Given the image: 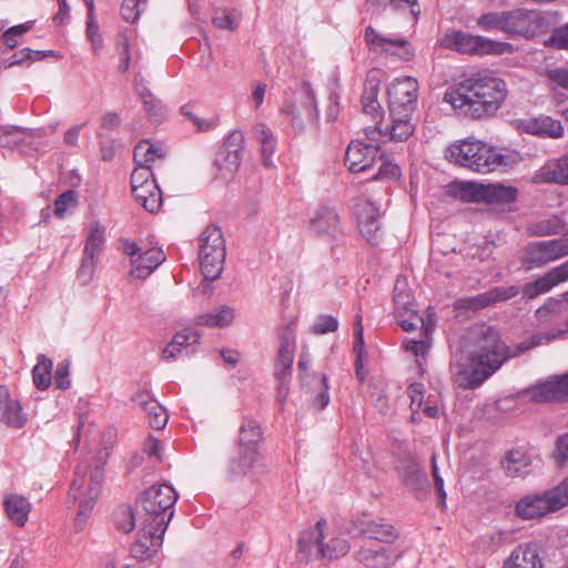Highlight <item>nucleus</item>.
Wrapping results in <instances>:
<instances>
[{"mask_svg": "<svg viewBox=\"0 0 568 568\" xmlns=\"http://www.w3.org/2000/svg\"><path fill=\"white\" fill-rule=\"evenodd\" d=\"M351 546L342 530L320 519L315 526L301 532L297 557L302 561L336 559L346 555Z\"/></svg>", "mask_w": 568, "mask_h": 568, "instance_id": "nucleus-4", "label": "nucleus"}, {"mask_svg": "<svg viewBox=\"0 0 568 568\" xmlns=\"http://www.w3.org/2000/svg\"><path fill=\"white\" fill-rule=\"evenodd\" d=\"M4 510L8 518L18 527H23L32 509L31 503L21 495L11 494L6 496Z\"/></svg>", "mask_w": 568, "mask_h": 568, "instance_id": "nucleus-33", "label": "nucleus"}, {"mask_svg": "<svg viewBox=\"0 0 568 568\" xmlns=\"http://www.w3.org/2000/svg\"><path fill=\"white\" fill-rule=\"evenodd\" d=\"M480 141H473V140H463L458 143H455L448 148L447 156L449 160L460 166L471 169V168H478V163L475 164V161L471 160L474 155H476V152H479V144Z\"/></svg>", "mask_w": 568, "mask_h": 568, "instance_id": "nucleus-32", "label": "nucleus"}, {"mask_svg": "<svg viewBox=\"0 0 568 568\" xmlns=\"http://www.w3.org/2000/svg\"><path fill=\"white\" fill-rule=\"evenodd\" d=\"M440 47L466 54L501 55L514 52L509 42L496 41L483 36H474L463 31H452L439 40Z\"/></svg>", "mask_w": 568, "mask_h": 568, "instance_id": "nucleus-7", "label": "nucleus"}, {"mask_svg": "<svg viewBox=\"0 0 568 568\" xmlns=\"http://www.w3.org/2000/svg\"><path fill=\"white\" fill-rule=\"evenodd\" d=\"M501 465L508 476L517 477L529 473L530 460L524 450L513 449L507 453Z\"/></svg>", "mask_w": 568, "mask_h": 568, "instance_id": "nucleus-37", "label": "nucleus"}, {"mask_svg": "<svg viewBox=\"0 0 568 568\" xmlns=\"http://www.w3.org/2000/svg\"><path fill=\"white\" fill-rule=\"evenodd\" d=\"M508 21L509 38L530 40L547 33L550 29L547 12L537 9L515 8L508 10Z\"/></svg>", "mask_w": 568, "mask_h": 568, "instance_id": "nucleus-8", "label": "nucleus"}, {"mask_svg": "<svg viewBox=\"0 0 568 568\" xmlns=\"http://www.w3.org/2000/svg\"><path fill=\"white\" fill-rule=\"evenodd\" d=\"M176 500L178 493L169 484L153 485L142 494L139 501L138 537L131 547L134 558L149 559L161 548Z\"/></svg>", "mask_w": 568, "mask_h": 568, "instance_id": "nucleus-1", "label": "nucleus"}, {"mask_svg": "<svg viewBox=\"0 0 568 568\" xmlns=\"http://www.w3.org/2000/svg\"><path fill=\"white\" fill-rule=\"evenodd\" d=\"M163 156L162 150L156 148L149 141H141L134 148V161L136 165H148L151 168V164L156 160Z\"/></svg>", "mask_w": 568, "mask_h": 568, "instance_id": "nucleus-46", "label": "nucleus"}, {"mask_svg": "<svg viewBox=\"0 0 568 568\" xmlns=\"http://www.w3.org/2000/svg\"><path fill=\"white\" fill-rule=\"evenodd\" d=\"M104 241V227L97 221L90 223L82 255L99 258Z\"/></svg>", "mask_w": 568, "mask_h": 568, "instance_id": "nucleus-39", "label": "nucleus"}, {"mask_svg": "<svg viewBox=\"0 0 568 568\" xmlns=\"http://www.w3.org/2000/svg\"><path fill=\"white\" fill-rule=\"evenodd\" d=\"M525 395L535 403L568 399V372L529 387Z\"/></svg>", "mask_w": 568, "mask_h": 568, "instance_id": "nucleus-20", "label": "nucleus"}, {"mask_svg": "<svg viewBox=\"0 0 568 568\" xmlns=\"http://www.w3.org/2000/svg\"><path fill=\"white\" fill-rule=\"evenodd\" d=\"M265 457L260 447H239V457L230 464L233 476L254 475L265 465Z\"/></svg>", "mask_w": 568, "mask_h": 568, "instance_id": "nucleus-24", "label": "nucleus"}, {"mask_svg": "<svg viewBox=\"0 0 568 568\" xmlns=\"http://www.w3.org/2000/svg\"><path fill=\"white\" fill-rule=\"evenodd\" d=\"M354 215L361 234L371 243H376L381 231V211L368 199H358L354 204Z\"/></svg>", "mask_w": 568, "mask_h": 568, "instance_id": "nucleus-19", "label": "nucleus"}, {"mask_svg": "<svg viewBox=\"0 0 568 568\" xmlns=\"http://www.w3.org/2000/svg\"><path fill=\"white\" fill-rule=\"evenodd\" d=\"M121 250L130 257L132 265L131 276L140 280L149 277L166 258L164 252L159 246L149 247L124 241L122 242Z\"/></svg>", "mask_w": 568, "mask_h": 568, "instance_id": "nucleus-10", "label": "nucleus"}, {"mask_svg": "<svg viewBox=\"0 0 568 568\" xmlns=\"http://www.w3.org/2000/svg\"><path fill=\"white\" fill-rule=\"evenodd\" d=\"M567 255L568 235L560 239L529 243L523 250L521 263L526 270L540 268Z\"/></svg>", "mask_w": 568, "mask_h": 568, "instance_id": "nucleus-9", "label": "nucleus"}, {"mask_svg": "<svg viewBox=\"0 0 568 568\" xmlns=\"http://www.w3.org/2000/svg\"><path fill=\"white\" fill-rule=\"evenodd\" d=\"M98 258L82 255L81 265L78 271V280L82 285H88L95 273Z\"/></svg>", "mask_w": 568, "mask_h": 568, "instance_id": "nucleus-62", "label": "nucleus"}, {"mask_svg": "<svg viewBox=\"0 0 568 568\" xmlns=\"http://www.w3.org/2000/svg\"><path fill=\"white\" fill-rule=\"evenodd\" d=\"M52 367L53 363L50 358L43 354L38 355L37 364L32 368V379L39 390L50 387L52 383Z\"/></svg>", "mask_w": 568, "mask_h": 568, "instance_id": "nucleus-40", "label": "nucleus"}, {"mask_svg": "<svg viewBox=\"0 0 568 568\" xmlns=\"http://www.w3.org/2000/svg\"><path fill=\"white\" fill-rule=\"evenodd\" d=\"M148 0H123L121 14L130 23H134L146 7Z\"/></svg>", "mask_w": 568, "mask_h": 568, "instance_id": "nucleus-56", "label": "nucleus"}, {"mask_svg": "<svg viewBox=\"0 0 568 568\" xmlns=\"http://www.w3.org/2000/svg\"><path fill=\"white\" fill-rule=\"evenodd\" d=\"M365 41L368 49L377 54L396 55L404 61H409L414 57L410 44L398 33H388L384 30L367 27Z\"/></svg>", "mask_w": 568, "mask_h": 568, "instance_id": "nucleus-11", "label": "nucleus"}, {"mask_svg": "<svg viewBox=\"0 0 568 568\" xmlns=\"http://www.w3.org/2000/svg\"><path fill=\"white\" fill-rule=\"evenodd\" d=\"M419 84L416 79L405 77L392 82L387 90L389 113L395 115L413 114L418 98Z\"/></svg>", "mask_w": 568, "mask_h": 568, "instance_id": "nucleus-14", "label": "nucleus"}, {"mask_svg": "<svg viewBox=\"0 0 568 568\" xmlns=\"http://www.w3.org/2000/svg\"><path fill=\"white\" fill-rule=\"evenodd\" d=\"M0 140L3 145L19 146L29 136L27 130L19 126H4L0 129Z\"/></svg>", "mask_w": 568, "mask_h": 568, "instance_id": "nucleus-54", "label": "nucleus"}, {"mask_svg": "<svg viewBox=\"0 0 568 568\" xmlns=\"http://www.w3.org/2000/svg\"><path fill=\"white\" fill-rule=\"evenodd\" d=\"M478 148L481 149L471 160L475 164L478 163V168H471L470 171L477 173H489L498 169L510 168L517 164L520 160V155L517 152H500L496 148H493L484 142H479Z\"/></svg>", "mask_w": 568, "mask_h": 568, "instance_id": "nucleus-17", "label": "nucleus"}, {"mask_svg": "<svg viewBox=\"0 0 568 568\" xmlns=\"http://www.w3.org/2000/svg\"><path fill=\"white\" fill-rule=\"evenodd\" d=\"M77 205V194L72 191H65L58 196L54 202V214L62 219L69 211Z\"/></svg>", "mask_w": 568, "mask_h": 568, "instance_id": "nucleus-57", "label": "nucleus"}, {"mask_svg": "<svg viewBox=\"0 0 568 568\" xmlns=\"http://www.w3.org/2000/svg\"><path fill=\"white\" fill-rule=\"evenodd\" d=\"M116 50L120 55L119 70L125 72L130 67L131 55L129 49V38L126 34L121 33L116 39Z\"/></svg>", "mask_w": 568, "mask_h": 568, "instance_id": "nucleus-63", "label": "nucleus"}, {"mask_svg": "<svg viewBox=\"0 0 568 568\" xmlns=\"http://www.w3.org/2000/svg\"><path fill=\"white\" fill-rule=\"evenodd\" d=\"M511 356L509 348L500 341L496 331H481L473 352L454 355L450 371L454 382L466 389L480 386Z\"/></svg>", "mask_w": 568, "mask_h": 568, "instance_id": "nucleus-3", "label": "nucleus"}, {"mask_svg": "<svg viewBox=\"0 0 568 568\" xmlns=\"http://www.w3.org/2000/svg\"><path fill=\"white\" fill-rule=\"evenodd\" d=\"M501 568H542L537 545L528 542L515 547Z\"/></svg>", "mask_w": 568, "mask_h": 568, "instance_id": "nucleus-25", "label": "nucleus"}, {"mask_svg": "<svg viewBox=\"0 0 568 568\" xmlns=\"http://www.w3.org/2000/svg\"><path fill=\"white\" fill-rule=\"evenodd\" d=\"M48 57L61 58V54L53 50H36V51H33L29 48H24L19 53L13 55V59L10 61L9 65L21 63L28 59L42 60Z\"/></svg>", "mask_w": 568, "mask_h": 568, "instance_id": "nucleus-55", "label": "nucleus"}, {"mask_svg": "<svg viewBox=\"0 0 568 568\" xmlns=\"http://www.w3.org/2000/svg\"><path fill=\"white\" fill-rule=\"evenodd\" d=\"M28 422L21 403L13 397L9 388L0 385V423L12 428H22Z\"/></svg>", "mask_w": 568, "mask_h": 568, "instance_id": "nucleus-23", "label": "nucleus"}, {"mask_svg": "<svg viewBox=\"0 0 568 568\" xmlns=\"http://www.w3.org/2000/svg\"><path fill=\"white\" fill-rule=\"evenodd\" d=\"M261 442V426L255 420H244L240 427L239 447H260Z\"/></svg>", "mask_w": 568, "mask_h": 568, "instance_id": "nucleus-45", "label": "nucleus"}, {"mask_svg": "<svg viewBox=\"0 0 568 568\" xmlns=\"http://www.w3.org/2000/svg\"><path fill=\"white\" fill-rule=\"evenodd\" d=\"M302 94L304 95L306 118L310 121L315 122L318 119V109L315 92L310 83H303Z\"/></svg>", "mask_w": 568, "mask_h": 568, "instance_id": "nucleus-59", "label": "nucleus"}, {"mask_svg": "<svg viewBox=\"0 0 568 568\" xmlns=\"http://www.w3.org/2000/svg\"><path fill=\"white\" fill-rule=\"evenodd\" d=\"M400 477L404 484L413 490L422 488L427 481L425 473L415 462L400 470Z\"/></svg>", "mask_w": 568, "mask_h": 568, "instance_id": "nucleus-47", "label": "nucleus"}, {"mask_svg": "<svg viewBox=\"0 0 568 568\" xmlns=\"http://www.w3.org/2000/svg\"><path fill=\"white\" fill-rule=\"evenodd\" d=\"M387 123H377L376 126H367L364 130L367 140L377 141V136L385 141L403 142L413 135L415 125L412 122L413 114L395 115L390 114Z\"/></svg>", "mask_w": 568, "mask_h": 568, "instance_id": "nucleus-15", "label": "nucleus"}, {"mask_svg": "<svg viewBox=\"0 0 568 568\" xmlns=\"http://www.w3.org/2000/svg\"><path fill=\"white\" fill-rule=\"evenodd\" d=\"M535 183L568 184V153L542 165L532 178Z\"/></svg>", "mask_w": 568, "mask_h": 568, "instance_id": "nucleus-30", "label": "nucleus"}, {"mask_svg": "<svg viewBox=\"0 0 568 568\" xmlns=\"http://www.w3.org/2000/svg\"><path fill=\"white\" fill-rule=\"evenodd\" d=\"M338 328V321L331 315H322L312 326V332L315 334H327L335 332Z\"/></svg>", "mask_w": 568, "mask_h": 568, "instance_id": "nucleus-64", "label": "nucleus"}, {"mask_svg": "<svg viewBox=\"0 0 568 568\" xmlns=\"http://www.w3.org/2000/svg\"><path fill=\"white\" fill-rule=\"evenodd\" d=\"M134 82L135 89L141 97L144 110L149 118L154 122L161 121L165 115V108L162 102L149 91V89L142 83V79L139 80L136 77Z\"/></svg>", "mask_w": 568, "mask_h": 568, "instance_id": "nucleus-36", "label": "nucleus"}, {"mask_svg": "<svg viewBox=\"0 0 568 568\" xmlns=\"http://www.w3.org/2000/svg\"><path fill=\"white\" fill-rule=\"evenodd\" d=\"M244 146L245 136L241 130L234 129L224 138L215 158V166L221 179L229 180L239 170Z\"/></svg>", "mask_w": 568, "mask_h": 568, "instance_id": "nucleus-12", "label": "nucleus"}, {"mask_svg": "<svg viewBox=\"0 0 568 568\" xmlns=\"http://www.w3.org/2000/svg\"><path fill=\"white\" fill-rule=\"evenodd\" d=\"M116 527L124 531L130 532L135 526L139 527V510L136 514L129 507H120L113 514Z\"/></svg>", "mask_w": 568, "mask_h": 568, "instance_id": "nucleus-48", "label": "nucleus"}, {"mask_svg": "<svg viewBox=\"0 0 568 568\" xmlns=\"http://www.w3.org/2000/svg\"><path fill=\"white\" fill-rule=\"evenodd\" d=\"M375 141L353 140L346 150L345 164L351 172H364L382 160V153Z\"/></svg>", "mask_w": 568, "mask_h": 568, "instance_id": "nucleus-16", "label": "nucleus"}, {"mask_svg": "<svg viewBox=\"0 0 568 568\" xmlns=\"http://www.w3.org/2000/svg\"><path fill=\"white\" fill-rule=\"evenodd\" d=\"M144 412L148 415L149 424L152 428L162 429L165 427L169 415L166 409L158 402H151L148 409Z\"/></svg>", "mask_w": 568, "mask_h": 568, "instance_id": "nucleus-53", "label": "nucleus"}, {"mask_svg": "<svg viewBox=\"0 0 568 568\" xmlns=\"http://www.w3.org/2000/svg\"><path fill=\"white\" fill-rule=\"evenodd\" d=\"M552 497L551 489L541 495H526L516 503L515 514L523 520H531L559 510L560 506L555 504Z\"/></svg>", "mask_w": 568, "mask_h": 568, "instance_id": "nucleus-18", "label": "nucleus"}, {"mask_svg": "<svg viewBox=\"0 0 568 568\" xmlns=\"http://www.w3.org/2000/svg\"><path fill=\"white\" fill-rule=\"evenodd\" d=\"M103 480L102 466L91 467L87 462H82L74 471V478L69 489L68 504L75 510V521L82 526L101 494Z\"/></svg>", "mask_w": 568, "mask_h": 568, "instance_id": "nucleus-5", "label": "nucleus"}, {"mask_svg": "<svg viewBox=\"0 0 568 568\" xmlns=\"http://www.w3.org/2000/svg\"><path fill=\"white\" fill-rule=\"evenodd\" d=\"M529 130L534 134L554 139L560 138L564 134L561 122L550 116H539L532 120L529 124Z\"/></svg>", "mask_w": 568, "mask_h": 568, "instance_id": "nucleus-43", "label": "nucleus"}, {"mask_svg": "<svg viewBox=\"0 0 568 568\" xmlns=\"http://www.w3.org/2000/svg\"><path fill=\"white\" fill-rule=\"evenodd\" d=\"M455 194L465 202H510L516 199L517 190L500 184L460 182L455 185Z\"/></svg>", "mask_w": 568, "mask_h": 568, "instance_id": "nucleus-13", "label": "nucleus"}, {"mask_svg": "<svg viewBox=\"0 0 568 568\" xmlns=\"http://www.w3.org/2000/svg\"><path fill=\"white\" fill-rule=\"evenodd\" d=\"M518 288L516 286H500L495 287L490 291L484 292L476 296H470L459 301V305L462 307H466L469 310H480L489 306L496 302L507 301L518 294Z\"/></svg>", "mask_w": 568, "mask_h": 568, "instance_id": "nucleus-27", "label": "nucleus"}, {"mask_svg": "<svg viewBox=\"0 0 568 568\" xmlns=\"http://www.w3.org/2000/svg\"><path fill=\"white\" fill-rule=\"evenodd\" d=\"M383 72L378 69L371 70L366 77L364 92L362 95L363 112L373 119L379 116L382 106L377 100Z\"/></svg>", "mask_w": 568, "mask_h": 568, "instance_id": "nucleus-28", "label": "nucleus"}, {"mask_svg": "<svg viewBox=\"0 0 568 568\" xmlns=\"http://www.w3.org/2000/svg\"><path fill=\"white\" fill-rule=\"evenodd\" d=\"M394 305L395 315L407 314L408 312L416 311L414 308V298L408 290L406 280H397L394 287Z\"/></svg>", "mask_w": 568, "mask_h": 568, "instance_id": "nucleus-44", "label": "nucleus"}, {"mask_svg": "<svg viewBox=\"0 0 568 568\" xmlns=\"http://www.w3.org/2000/svg\"><path fill=\"white\" fill-rule=\"evenodd\" d=\"M80 405L78 406V410H80ZM78 442L81 437H84L89 445L93 448L97 443L98 430L93 423L89 420V415L87 413L79 412V425L77 430Z\"/></svg>", "mask_w": 568, "mask_h": 568, "instance_id": "nucleus-50", "label": "nucleus"}, {"mask_svg": "<svg viewBox=\"0 0 568 568\" xmlns=\"http://www.w3.org/2000/svg\"><path fill=\"white\" fill-rule=\"evenodd\" d=\"M310 231L323 239H336L342 234L339 216L335 210L321 207L310 219Z\"/></svg>", "mask_w": 568, "mask_h": 568, "instance_id": "nucleus-22", "label": "nucleus"}, {"mask_svg": "<svg viewBox=\"0 0 568 568\" xmlns=\"http://www.w3.org/2000/svg\"><path fill=\"white\" fill-rule=\"evenodd\" d=\"M296 349L295 336L292 333L283 335L275 364V376L278 381L287 382L291 376Z\"/></svg>", "mask_w": 568, "mask_h": 568, "instance_id": "nucleus-29", "label": "nucleus"}, {"mask_svg": "<svg viewBox=\"0 0 568 568\" xmlns=\"http://www.w3.org/2000/svg\"><path fill=\"white\" fill-rule=\"evenodd\" d=\"M554 286V282L547 272L545 275L538 277L537 280L527 283L524 286L523 293L528 298H535L540 294L547 293Z\"/></svg>", "mask_w": 568, "mask_h": 568, "instance_id": "nucleus-51", "label": "nucleus"}, {"mask_svg": "<svg viewBox=\"0 0 568 568\" xmlns=\"http://www.w3.org/2000/svg\"><path fill=\"white\" fill-rule=\"evenodd\" d=\"M529 230L534 235L537 236L555 235L562 231V224L560 220L552 219L535 223L529 227Z\"/></svg>", "mask_w": 568, "mask_h": 568, "instance_id": "nucleus-58", "label": "nucleus"}, {"mask_svg": "<svg viewBox=\"0 0 568 568\" xmlns=\"http://www.w3.org/2000/svg\"><path fill=\"white\" fill-rule=\"evenodd\" d=\"M236 310L230 305H221L210 312L194 317L193 323L209 328H225L233 324Z\"/></svg>", "mask_w": 568, "mask_h": 568, "instance_id": "nucleus-31", "label": "nucleus"}, {"mask_svg": "<svg viewBox=\"0 0 568 568\" xmlns=\"http://www.w3.org/2000/svg\"><path fill=\"white\" fill-rule=\"evenodd\" d=\"M200 338L201 334L192 327H185L173 336L175 345H180L185 354L193 352V346L200 343Z\"/></svg>", "mask_w": 568, "mask_h": 568, "instance_id": "nucleus-49", "label": "nucleus"}, {"mask_svg": "<svg viewBox=\"0 0 568 568\" xmlns=\"http://www.w3.org/2000/svg\"><path fill=\"white\" fill-rule=\"evenodd\" d=\"M564 307L562 302L550 300L536 311V318L541 327L551 326L548 331L557 327H564L565 323L560 321V313Z\"/></svg>", "mask_w": 568, "mask_h": 568, "instance_id": "nucleus-38", "label": "nucleus"}, {"mask_svg": "<svg viewBox=\"0 0 568 568\" xmlns=\"http://www.w3.org/2000/svg\"><path fill=\"white\" fill-rule=\"evenodd\" d=\"M241 20L242 12L234 8H214L212 13V23L221 30L234 31L237 29Z\"/></svg>", "mask_w": 568, "mask_h": 568, "instance_id": "nucleus-41", "label": "nucleus"}, {"mask_svg": "<svg viewBox=\"0 0 568 568\" xmlns=\"http://www.w3.org/2000/svg\"><path fill=\"white\" fill-rule=\"evenodd\" d=\"M85 34L91 43L92 51L99 53L103 48V38L97 19H87Z\"/></svg>", "mask_w": 568, "mask_h": 568, "instance_id": "nucleus-61", "label": "nucleus"}, {"mask_svg": "<svg viewBox=\"0 0 568 568\" xmlns=\"http://www.w3.org/2000/svg\"><path fill=\"white\" fill-rule=\"evenodd\" d=\"M507 93L504 79L490 72H479L449 87L444 94V102L458 115L480 119L496 113Z\"/></svg>", "mask_w": 568, "mask_h": 568, "instance_id": "nucleus-2", "label": "nucleus"}, {"mask_svg": "<svg viewBox=\"0 0 568 568\" xmlns=\"http://www.w3.org/2000/svg\"><path fill=\"white\" fill-rule=\"evenodd\" d=\"M508 10L491 11L477 19V26L484 31H500L508 36Z\"/></svg>", "mask_w": 568, "mask_h": 568, "instance_id": "nucleus-42", "label": "nucleus"}, {"mask_svg": "<svg viewBox=\"0 0 568 568\" xmlns=\"http://www.w3.org/2000/svg\"><path fill=\"white\" fill-rule=\"evenodd\" d=\"M32 27L33 21H27L24 23L10 27L2 33L1 41L9 49H13L18 45L19 38L30 31Z\"/></svg>", "mask_w": 568, "mask_h": 568, "instance_id": "nucleus-52", "label": "nucleus"}, {"mask_svg": "<svg viewBox=\"0 0 568 568\" xmlns=\"http://www.w3.org/2000/svg\"><path fill=\"white\" fill-rule=\"evenodd\" d=\"M132 194L135 201L148 212H156L162 204V194L155 181L141 186L134 185Z\"/></svg>", "mask_w": 568, "mask_h": 568, "instance_id": "nucleus-35", "label": "nucleus"}, {"mask_svg": "<svg viewBox=\"0 0 568 568\" xmlns=\"http://www.w3.org/2000/svg\"><path fill=\"white\" fill-rule=\"evenodd\" d=\"M349 534L353 536H363L368 539H374L386 544V546H394L393 544L399 536L393 525L376 521L362 523L359 527L355 526L352 528Z\"/></svg>", "mask_w": 568, "mask_h": 568, "instance_id": "nucleus-26", "label": "nucleus"}, {"mask_svg": "<svg viewBox=\"0 0 568 568\" xmlns=\"http://www.w3.org/2000/svg\"><path fill=\"white\" fill-rule=\"evenodd\" d=\"M402 556L397 546H363L356 552L359 562L368 568H388Z\"/></svg>", "mask_w": 568, "mask_h": 568, "instance_id": "nucleus-21", "label": "nucleus"}, {"mask_svg": "<svg viewBox=\"0 0 568 568\" xmlns=\"http://www.w3.org/2000/svg\"><path fill=\"white\" fill-rule=\"evenodd\" d=\"M408 397L410 398L412 418L415 420L416 415L420 412L424 404V385L422 383H413L409 385Z\"/></svg>", "mask_w": 568, "mask_h": 568, "instance_id": "nucleus-60", "label": "nucleus"}, {"mask_svg": "<svg viewBox=\"0 0 568 568\" xmlns=\"http://www.w3.org/2000/svg\"><path fill=\"white\" fill-rule=\"evenodd\" d=\"M226 246L223 233L215 225L207 226L199 237V262L205 281L220 278L225 263Z\"/></svg>", "mask_w": 568, "mask_h": 568, "instance_id": "nucleus-6", "label": "nucleus"}, {"mask_svg": "<svg viewBox=\"0 0 568 568\" xmlns=\"http://www.w3.org/2000/svg\"><path fill=\"white\" fill-rule=\"evenodd\" d=\"M568 334V321L564 324V327L552 328L550 331L539 332L524 342L519 343L514 352V356L519 355L526 351H529L534 347L549 344L556 339L564 338Z\"/></svg>", "mask_w": 568, "mask_h": 568, "instance_id": "nucleus-34", "label": "nucleus"}]
</instances>
